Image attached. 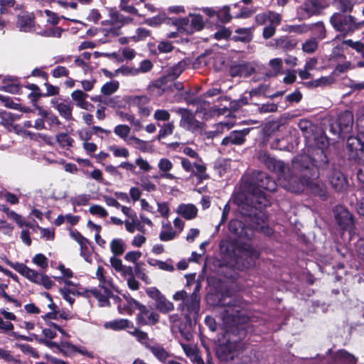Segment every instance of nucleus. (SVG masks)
I'll use <instances>...</instances> for the list:
<instances>
[{
	"mask_svg": "<svg viewBox=\"0 0 364 364\" xmlns=\"http://www.w3.org/2000/svg\"><path fill=\"white\" fill-rule=\"evenodd\" d=\"M218 305L225 308L223 318L225 331V341L217 347L216 355L220 360L226 362L246 349L244 339L247 333L250 317L247 314L245 301L239 296L223 295Z\"/></svg>",
	"mask_w": 364,
	"mask_h": 364,
	"instance_id": "f257e3e1",
	"label": "nucleus"
},
{
	"mask_svg": "<svg viewBox=\"0 0 364 364\" xmlns=\"http://www.w3.org/2000/svg\"><path fill=\"white\" fill-rule=\"evenodd\" d=\"M353 114L352 112H341L336 120L330 124L329 131L337 139L347 138V149L350 160L358 161L364 156V132L356 136H348L352 132Z\"/></svg>",
	"mask_w": 364,
	"mask_h": 364,
	"instance_id": "f03ea898",
	"label": "nucleus"
},
{
	"mask_svg": "<svg viewBox=\"0 0 364 364\" xmlns=\"http://www.w3.org/2000/svg\"><path fill=\"white\" fill-rule=\"evenodd\" d=\"M276 189L277 183L275 181L266 173L260 171L257 174L255 181L249 184L247 194L245 196L244 200H242L239 204H247L256 208L269 206L270 201L264 191L273 192Z\"/></svg>",
	"mask_w": 364,
	"mask_h": 364,
	"instance_id": "7ed1b4c3",
	"label": "nucleus"
},
{
	"mask_svg": "<svg viewBox=\"0 0 364 364\" xmlns=\"http://www.w3.org/2000/svg\"><path fill=\"white\" fill-rule=\"evenodd\" d=\"M220 249L242 268L250 267L259 257V252L251 245L236 239L220 244Z\"/></svg>",
	"mask_w": 364,
	"mask_h": 364,
	"instance_id": "20e7f679",
	"label": "nucleus"
},
{
	"mask_svg": "<svg viewBox=\"0 0 364 364\" xmlns=\"http://www.w3.org/2000/svg\"><path fill=\"white\" fill-rule=\"evenodd\" d=\"M238 207L241 215L247 217L250 222H252L253 231L258 230L267 236L273 234L272 228L265 225L267 220L265 208L252 207L247 204H238Z\"/></svg>",
	"mask_w": 364,
	"mask_h": 364,
	"instance_id": "39448f33",
	"label": "nucleus"
},
{
	"mask_svg": "<svg viewBox=\"0 0 364 364\" xmlns=\"http://www.w3.org/2000/svg\"><path fill=\"white\" fill-rule=\"evenodd\" d=\"M330 23L343 37L350 35L364 26V21L358 22L353 16L341 13H334L330 18Z\"/></svg>",
	"mask_w": 364,
	"mask_h": 364,
	"instance_id": "423d86ee",
	"label": "nucleus"
},
{
	"mask_svg": "<svg viewBox=\"0 0 364 364\" xmlns=\"http://www.w3.org/2000/svg\"><path fill=\"white\" fill-rule=\"evenodd\" d=\"M329 166L326 151L313 149L309 156H303L300 164V172L311 173L313 170H326Z\"/></svg>",
	"mask_w": 364,
	"mask_h": 364,
	"instance_id": "0eeeda50",
	"label": "nucleus"
},
{
	"mask_svg": "<svg viewBox=\"0 0 364 364\" xmlns=\"http://www.w3.org/2000/svg\"><path fill=\"white\" fill-rule=\"evenodd\" d=\"M319 176L318 170H313L311 173H301L300 181L313 195L326 200L328 198L327 188L324 183L318 180Z\"/></svg>",
	"mask_w": 364,
	"mask_h": 364,
	"instance_id": "6e6552de",
	"label": "nucleus"
},
{
	"mask_svg": "<svg viewBox=\"0 0 364 364\" xmlns=\"http://www.w3.org/2000/svg\"><path fill=\"white\" fill-rule=\"evenodd\" d=\"M198 286L196 287L194 291L190 296H188L183 304H181L179 308L182 307V311H184V318L186 322L192 326L193 320H196L198 316L200 310V296L196 292Z\"/></svg>",
	"mask_w": 364,
	"mask_h": 364,
	"instance_id": "1a4fd4ad",
	"label": "nucleus"
},
{
	"mask_svg": "<svg viewBox=\"0 0 364 364\" xmlns=\"http://www.w3.org/2000/svg\"><path fill=\"white\" fill-rule=\"evenodd\" d=\"M244 221L232 219L228 223L229 231L239 239L250 240L253 236L252 222H250L248 218L243 215Z\"/></svg>",
	"mask_w": 364,
	"mask_h": 364,
	"instance_id": "9d476101",
	"label": "nucleus"
},
{
	"mask_svg": "<svg viewBox=\"0 0 364 364\" xmlns=\"http://www.w3.org/2000/svg\"><path fill=\"white\" fill-rule=\"evenodd\" d=\"M175 112L181 115L180 127L191 132L202 131L204 124L196 118L191 110L179 107Z\"/></svg>",
	"mask_w": 364,
	"mask_h": 364,
	"instance_id": "9b49d317",
	"label": "nucleus"
},
{
	"mask_svg": "<svg viewBox=\"0 0 364 364\" xmlns=\"http://www.w3.org/2000/svg\"><path fill=\"white\" fill-rule=\"evenodd\" d=\"M260 162L264 164L268 170L276 173L280 177H285L290 171L288 164L284 161L277 160L267 152H264L259 156Z\"/></svg>",
	"mask_w": 364,
	"mask_h": 364,
	"instance_id": "f8f14e48",
	"label": "nucleus"
},
{
	"mask_svg": "<svg viewBox=\"0 0 364 364\" xmlns=\"http://www.w3.org/2000/svg\"><path fill=\"white\" fill-rule=\"evenodd\" d=\"M331 0H306L300 6L298 14L301 18H309L320 14L321 11L328 6Z\"/></svg>",
	"mask_w": 364,
	"mask_h": 364,
	"instance_id": "ddd939ff",
	"label": "nucleus"
},
{
	"mask_svg": "<svg viewBox=\"0 0 364 364\" xmlns=\"http://www.w3.org/2000/svg\"><path fill=\"white\" fill-rule=\"evenodd\" d=\"M147 296L154 301L155 309L162 314H167L173 310L174 306L166 296L155 287L146 289Z\"/></svg>",
	"mask_w": 364,
	"mask_h": 364,
	"instance_id": "4468645a",
	"label": "nucleus"
},
{
	"mask_svg": "<svg viewBox=\"0 0 364 364\" xmlns=\"http://www.w3.org/2000/svg\"><path fill=\"white\" fill-rule=\"evenodd\" d=\"M136 321L139 326H154L159 322L160 316L155 311H150L146 306L141 304Z\"/></svg>",
	"mask_w": 364,
	"mask_h": 364,
	"instance_id": "2eb2a0df",
	"label": "nucleus"
},
{
	"mask_svg": "<svg viewBox=\"0 0 364 364\" xmlns=\"http://www.w3.org/2000/svg\"><path fill=\"white\" fill-rule=\"evenodd\" d=\"M100 289L95 288L92 291V295L97 299L100 306H110L109 299H113L117 303H119L122 299L117 295H114L112 291L103 284H99Z\"/></svg>",
	"mask_w": 364,
	"mask_h": 364,
	"instance_id": "dca6fc26",
	"label": "nucleus"
},
{
	"mask_svg": "<svg viewBox=\"0 0 364 364\" xmlns=\"http://www.w3.org/2000/svg\"><path fill=\"white\" fill-rule=\"evenodd\" d=\"M70 235V237L79 244L80 247V256L82 257L86 262H91L92 254L89 248L91 242L76 229L71 230Z\"/></svg>",
	"mask_w": 364,
	"mask_h": 364,
	"instance_id": "f3484780",
	"label": "nucleus"
},
{
	"mask_svg": "<svg viewBox=\"0 0 364 364\" xmlns=\"http://www.w3.org/2000/svg\"><path fill=\"white\" fill-rule=\"evenodd\" d=\"M255 72V69L250 63L246 61H234L230 66L229 73L232 77H247Z\"/></svg>",
	"mask_w": 364,
	"mask_h": 364,
	"instance_id": "a211bd4d",
	"label": "nucleus"
},
{
	"mask_svg": "<svg viewBox=\"0 0 364 364\" xmlns=\"http://www.w3.org/2000/svg\"><path fill=\"white\" fill-rule=\"evenodd\" d=\"M6 263L9 266H10L13 269H14L20 274H21L22 276L27 278L31 282L37 284H38L39 279H40L41 274L38 273L37 271L29 268L23 263H20V262L14 263L9 259H6Z\"/></svg>",
	"mask_w": 364,
	"mask_h": 364,
	"instance_id": "6ab92c4d",
	"label": "nucleus"
},
{
	"mask_svg": "<svg viewBox=\"0 0 364 364\" xmlns=\"http://www.w3.org/2000/svg\"><path fill=\"white\" fill-rule=\"evenodd\" d=\"M250 132V128H245L241 130H233L224 137L221 141V145H242L246 141V136Z\"/></svg>",
	"mask_w": 364,
	"mask_h": 364,
	"instance_id": "aec40b11",
	"label": "nucleus"
},
{
	"mask_svg": "<svg viewBox=\"0 0 364 364\" xmlns=\"http://www.w3.org/2000/svg\"><path fill=\"white\" fill-rule=\"evenodd\" d=\"M332 188L337 192H341L348 187V181L343 173L336 168H332L328 176Z\"/></svg>",
	"mask_w": 364,
	"mask_h": 364,
	"instance_id": "412c9836",
	"label": "nucleus"
},
{
	"mask_svg": "<svg viewBox=\"0 0 364 364\" xmlns=\"http://www.w3.org/2000/svg\"><path fill=\"white\" fill-rule=\"evenodd\" d=\"M334 218L338 225L346 230L353 223V217L350 213L343 206H336L333 210Z\"/></svg>",
	"mask_w": 364,
	"mask_h": 364,
	"instance_id": "4be33fe9",
	"label": "nucleus"
},
{
	"mask_svg": "<svg viewBox=\"0 0 364 364\" xmlns=\"http://www.w3.org/2000/svg\"><path fill=\"white\" fill-rule=\"evenodd\" d=\"M16 18V26L21 31L28 32L34 27L35 16L33 13L23 11Z\"/></svg>",
	"mask_w": 364,
	"mask_h": 364,
	"instance_id": "5701e85b",
	"label": "nucleus"
},
{
	"mask_svg": "<svg viewBox=\"0 0 364 364\" xmlns=\"http://www.w3.org/2000/svg\"><path fill=\"white\" fill-rule=\"evenodd\" d=\"M51 104L58 110L59 114L67 121L73 120V105L70 100H65V102H58L56 99L51 100Z\"/></svg>",
	"mask_w": 364,
	"mask_h": 364,
	"instance_id": "b1692460",
	"label": "nucleus"
},
{
	"mask_svg": "<svg viewBox=\"0 0 364 364\" xmlns=\"http://www.w3.org/2000/svg\"><path fill=\"white\" fill-rule=\"evenodd\" d=\"M274 41L276 48L284 51L294 50L299 43L297 38L291 36H282L274 39Z\"/></svg>",
	"mask_w": 364,
	"mask_h": 364,
	"instance_id": "393cba45",
	"label": "nucleus"
},
{
	"mask_svg": "<svg viewBox=\"0 0 364 364\" xmlns=\"http://www.w3.org/2000/svg\"><path fill=\"white\" fill-rule=\"evenodd\" d=\"M176 212L186 220L194 219L198 214V209L193 204H181L178 205Z\"/></svg>",
	"mask_w": 364,
	"mask_h": 364,
	"instance_id": "a878e982",
	"label": "nucleus"
},
{
	"mask_svg": "<svg viewBox=\"0 0 364 364\" xmlns=\"http://www.w3.org/2000/svg\"><path fill=\"white\" fill-rule=\"evenodd\" d=\"M3 85L0 87L1 90L7 92L17 94L20 91V86L17 77H6L3 79Z\"/></svg>",
	"mask_w": 364,
	"mask_h": 364,
	"instance_id": "bb28decb",
	"label": "nucleus"
},
{
	"mask_svg": "<svg viewBox=\"0 0 364 364\" xmlns=\"http://www.w3.org/2000/svg\"><path fill=\"white\" fill-rule=\"evenodd\" d=\"M104 326L113 331H121L133 327V323L127 318H119L105 322Z\"/></svg>",
	"mask_w": 364,
	"mask_h": 364,
	"instance_id": "cd10ccee",
	"label": "nucleus"
},
{
	"mask_svg": "<svg viewBox=\"0 0 364 364\" xmlns=\"http://www.w3.org/2000/svg\"><path fill=\"white\" fill-rule=\"evenodd\" d=\"M151 353L161 362L166 363L171 354L160 344L146 346Z\"/></svg>",
	"mask_w": 364,
	"mask_h": 364,
	"instance_id": "c85d7f7f",
	"label": "nucleus"
},
{
	"mask_svg": "<svg viewBox=\"0 0 364 364\" xmlns=\"http://www.w3.org/2000/svg\"><path fill=\"white\" fill-rule=\"evenodd\" d=\"M356 0H333V6L339 11L338 13L350 14L354 8Z\"/></svg>",
	"mask_w": 364,
	"mask_h": 364,
	"instance_id": "c756f323",
	"label": "nucleus"
},
{
	"mask_svg": "<svg viewBox=\"0 0 364 364\" xmlns=\"http://www.w3.org/2000/svg\"><path fill=\"white\" fill-rule=\"evenodd\" d=\"M313 139L315 145L314 149H321L326 151L329 146V141L323 131L314 134Z\"/></svg>",
	"mask_w": 364,
	"mask_h": 364,
	"instance_id": "7c9ffc66",
	"label": "nucleus"
},
{
	"mask_svg": "<svg viewBox=\"0 0 364 364\" xmlns=\"http://www.w3.org/2000/svg\"><path fill=\"white\" fill-rule=\"evenodd\" d=\"M190 27L189 34H193L196 31H200L203 29L205 24L203 16L200 14H190Z\"/></svg>",
	"mask_w": 364,
	"mask_h": 364,
	"instance_id": "2f4dec72",
	"label": "nucleus"
},
{
	"mask_svg": "<svg viewBox=\"0 0 364 364\" xmlns=\"http://www.w3.org/2000/svg\"><path fill=\"white\" fill-rule=\"evenodd\" d=\"M60 352L65 356H70L74 353H79L82 355L88 354V352L86 350L80 349L69 341L61 342Z\"/></svg>",
	"mask_w": 364,
	"mask_h": 364,
	"instance_id": "473e14b6",
	"label": "nucleus"
},
{
	"mask_svg": "<svg viewBox=\"0 0 364 364\" xmlns=\"http://www.w3.org/2000/svg\"><path fill=\"white\" fill-rule=\"evenodd\" d=\"M141 303L134 298H132L129 294H128V298H127L126 304L122 307L120 305L118 306V309L120 313H127L128 314H132L135 310H138L139 306H141Z\"/></svg>",
	"mask_w": 364,
	"mask_h": 364,
	"instance_id": "72a5a7b5",
	"label": "nucleus"
},
{
	"mask_svg": "<svg viewBox=\"0 0 364 364\" xmlns=\"http://www.w3.org/2000/svg\"><path fill=\"white\" fill-rule=\"evenodd\" d=\"M309 26V31L312 32L316 40H323L326 37V29L323 21L310 23Z\"/></svg>",
	"mask_w": 364,
	"mask_h": 364,
	"instance_id": "f704fd0d",
	"label": "nucleus"
},
{
	"mask_svg": "<svg viewBox=\"0 0 364 364\" xmlns=\"http://www.w3.org/2000/svg\"><path fill=\"white\" fill-rule=\"evenodd\" d=\"M235 35L232 37L235 42L249 43L252 41V34L250 28H238L235 31Z\"/></svg>",
	"mask_w": 364,
	"mask_h": 364,
	"instance_id": "c9c22d12",
	"label": "nucleus"
},
{
	"mask_svg": "<svg viewBox=\"0 0 364 364\" xmlns=\"http://www.w3.org/2000/svg\"><path fill=\"white\" fill-rule=\"evenodd\" d=\"M131 330L128 331V333L136 338V341L142 344L146 348V346H150L151 344L148 342L149 341V336L147 333L145 331H143L138 327H135L133 326V327L130 328Z\"/></svg>",
	"mask_w": 364,
	"mask_h": 364,
	"instance_id": "e433bc0d",
	"label": "nucleus"
},
{
	"mask_svg": "<svg viewBox=\"0 0 364 364\" xmlns=\"http://www.w3.org/2000/svg\"><path fill=\"white\" fill-rule=\"evenodd\" d=\"M188 64L185 60L179 61L177 64L173 65L169 70L167 75L173 80L176 79L182 74V73L186 69Z\"/></svg>",
	"mask_w": 364,
	"mask_h": 364,
	"instance_id": "4c0bfd02",
	"label": "nucleus"
},
{
	"mask_svg": "<svg viewBox=\"0 0 364 364\" xmlns=\"http://www.w3.org/2000/svg\"><path fill=\"white\" fill-rule=\"evenodd\" d=\"M172 80L167 74L163 75L152 82L153 87L161 90L163 92L170 91Z\"/></svg>",
	"mask_w": 364,
	"mask_h": 364,
	"instance_id": "58836bf2",
	"label": "nucleus"
},
{
	"mask_svg": "<svg viewBox=\"0 0 364 364\" xmlns=\"http://www.w3.org/2000/svg\"><path fill=\"white\" fill-rule=\"evenodd\" d=\"M110 250L114 256H120L126 250V244L120 238H114L110 242Z\"/></svg>",
	"mask_w": 364,
	"mask_h": 364,
	"instance_id": "ea45409f",
	"label": "nucleus"
},
{
	"mask_svg": "<svg viewBox=\"0 0 364 364\" xmlns=\"http://www.w3.org/2000/svg\"><path fill=\"white\" fill-rule=\"evenodd\" d=\"M193 166L196 168V171L193 169L191 175L196 176L199 182L210 178V176L205 173L206 166L205 164H199L195 162L193 163Z\"/></svg>",
	"mask_w": 364,
	"mask_h": 364,
	"instance_id": "a19ab883",
	"label": "nucleus"
},
{
	"mask_svg": "<svg viewBox=\"0 0 364 364\" xmlns=\"http://www.w3.org/2000/svg\"><path fill=\"white\" fill-rule=\"evenodd\" d=\"M0 124L3 125L8 131L16 119L15 114L6 111L0 112Z\"/></svg>",
	"mask_w": 364,
	"mask_h": 364,
	"instance_id": "79ce46f5",
	"label": "nucleus"
},
{
	"mask_svg": "<svg viewBox=\"0 0 364 364\" xmlns=\"http://www.w3.org/2000/svg\"><path fill=\"white\" fill-rule=\"evenodd\" d=\"M336 357L346 364H356V358L345 349L339 350L336 353Z\"/></svg>",
	"mask_w": 364,
	"mask_h": 364,
	"instance_id": "37998d69",
	"label": "nucleus"
},
{
	"mask_svg": "<svg viewBox=\"0 0 364 364\" xmlns=\"http://www.w3.org/2000/svg\"><path fill=\"white\" fill-rule=\"evenodd\" d=\"M175 126L173 122H170L166 124H164L156 137L157 140H161L165 138L166 136L171 135L173 132Z\"/></svg>",
	"mask_w": 364,
	"mask_h": 364,
	"instance_id": "c03bdc74",
	"label": "nucleus"
},
{
	"mask_svg": "<svg viewBox=\"0 0 364 364\" xmlns=\"http://www.w3.org/2000/svg\"><path fill=\"white\" fill-rule=\"evenodd\" d=\"M298 127L306 138L309 137V136L311 135V133L313 132L314 128L312 122L310 120L306 119H300L298 123Z\"/></svg>",
	"mask_w": 364,
	"mask_h": 364,
	"instance_id": "a18cd8bd",
	"label": "nucleus"
},
{
	"mask_svg": "<svg viewBox=\"0 0 364 364\" xmlns=\"http://www.w3.org/2000/svg\"><path fill=\"white\" fill-rule=\"evenodd\" d=\"M217 18L222 23H228L232 19L230 14V8L229 6H224L222 9L217 11Z\"/></svg>",
	"mask_w": 364,
	"mask_h": 364,
	"instance_id": "49530a36",
	"label": "nucleus"
},
{
	"mask_svg": "<svg viewBox=\"0 0 364 364\" xmlns=\"http://www.w3.org/2000/svg\"><path fill=\"white\" fill-rule=\"evenodd\" d=\"M88 95L81 90H75L71 93L73 100L76 102V106L80 108L83 105Z\"/></svg>",
	"mask_w": 364,
	"mask_h": 364,
	"instance_id": "de8ad7c7",
	"label": "nucleus"
},
{
	"mask_svg": "<svg viewBox=\"0 0 364 364\" xmlns=\"http://www.w3.org/2000/svg\"><path fill=\"white\" fill-rule=\"evenodd\" d=\"M119 86L117 81L107 82L101 87V92L105 95H110L118 90Z\"/></svg>",
	"mask_w": 364,
	"mask_h": 364,
	"instance_id": "09e8293b",
	"label": "nucleus"
},
{
	"mask_svg": "<svg viewBox=\"0 0 364 364\" xmlns=\"http://www.w3.org/2000/svg\"><path fill=\"white\" fill-rule=\"evenodd\" d=\"M318 43L317 41L316 40V38H310V39L306 41L302 44L301 48L304 53H313L318 49Z\"/></svg>",
	"mask_w": 364,
	"mask_h": 364,
	"instance_id": "8fccbe9b",
	"label": "nucleus"
},
{
	"mask_svg": "<svg viewBox=\"0 0 364 364\" xmlns=\"http://www.w3.org/2000/svg\"><path fill=\"white\" fill-rule=\"evenodd\" d=\"M56 141L62 148H65L71 146L74 140L67 133H60L56 135Z\"/></svg>",
	"mask_w": 364,
	"mask_h": 364,
	"instance_id": "3c124183",
	"label": "nucleus"
},
{
	"mask_svg": "<svg viewBox=\"0 0 364 364\" xmlns=\"http://www.w3.org/2000/svg\"><path fill=\"white\" fill-rule=\"evenodd\" d=\"M15 346L19 348L23 353L29 354L34 358L40 357L36 349L27 343H16Z\"/></svg>",
	"mask_w": 364,
	"mask_h": 364,
	"instance_id": "603ef678",
	"label": "nucleus"
},
{
	"mask_svg": "<svg viewBox=\"0 0 364 364\" xmlns=\"http://www.w3.org/2000/svg\"><path fill=\"white\" fill-rule=\"evenodd\" d=\"M136 36H133L132 37H131V38L134 41V42H138V41H144L145 40L147 37L150 36L151 33V31L145 28H138L136 30Z\"/></svg>",
	"mask_w": 364,
	"mask_h": 364,
	"instance_id": "864d4df0",
	"label": "nucleus"
},
{
	"mask_svg": "<svg viewBox=\"0 0 364 364\" xmlns=\"http://www.w3.org/2000/svg\"><path fill=\"white\" fill-rule=\"evenodd\" d=\"M16 0H0V14H11L10 9L14 7Z\"/></svg>",
	"mask_w": 364,
	"mask_h": 364,
	"instance_id": "5fc2aeb1",
	"label": "nucleus"
},
{
	"mask_svg": "<svg viewBox=\"0 0 364 364\" xmlns=\"http://www.w3.org/2000/svg\"><path fill=\"white\" fill-rule=\"evenodd\" d=\"M130 127L127 124H119L114 129L115 134L120 138L125 139L130 133Z\"/></svg>",
	"mask_w": 364,
	"mask_h": 364,
	"instance_id": "6e6d98bb",
	"label": "nucleus"
},
{
	"mask_svg": "<svg viewBox=\"0 0 364 364\" xmlns=\"http://www.w3.org/2000/svg\"><path fill=\"white\" fill-rule=\"evenodd\" d=\"M256 11L257 9L255 7L249 8L242 6L240 9V12L237 13L235 17L237 18H247L251 17L256 12Z\"/></svg>",
	"mask_w": 364,
	"mask_h": 364,
	"instance_id": "4d7b16f0",
	"label": "nucleus"
},
{
	"mask_svg": "<svg viewBox=\"0 0 364 364\" xmlns=\"http://www.w3.org/2000/svg\"><path fill=\"white\" fill-rule=\"evenodd\" d=\"M32 262L41 267L42 269H46L48 266V258L41 253L36 254L32 259Z\"/></svg>",
	"mask_w": 364,
	"mask_h": 364,
	"instance_id": "13d9d810",
	"label": "nucleus"
},
{
	"mask_svg": "<svg viewBox=\"0 0 364 364\" xmlns=\"http://www.w3.org/2000/svg\"><path fill=\"white\" fill-rule=\"evenodd\" d=\"M175 25L183 30L186 34H189L190 19L188 17L179 18L176 19Z\"/></svg>",
	"mask_w": 364,
	"mask_h": 364,
	"instance_id": "bf43d9fd",
	"label": "nucleus"
},
{
	"mask_svg": "<svg viewBox=\"0 0 364 364\" xmlns=\"http://www.w3.org/2000/svg\"><path fill=\"white\" fill-rule=\"evenodd\" d=\"M109 150L113 152L115 157L128 158L129 152L127 148H119L116 145H112L109 147Z\"/></svg>",
	"mask_w": 364,
	"mask_h": 364,
	"instance_id": "052dcab7",
	"label": "nucleus"
},
{
	"mask_svg": "<svg viewBox=\"0 0 364 364\" xmlns=\"http://www.w3.org/2000/svg\"><path fill=\"white\" fill-rule=\"evenodd\" d=\"M129 1L130 0H120V9L127 13L139 16L138 10L133 5L128 4Z\"/></svg>",
	"mask_w": 364,
	"mask_h": 364,
	"instance_id": "680f3d73",
	"label": "nucleus"
},
{
	"mask_svg": "<svg viewBox=\"0 0 364 364\" xmlns=\"http://www.w3.org/2000/svg\"><path fill=\"white\" fill-rule=\"evenodd\" d=\"M271 148L280 151L289 150L288 142L284 139H276L271 143Z\"/></svg>",
	"mask_w": 364,
	"mask_h": 364,
	"instance_id": "e2e57ef3",
	"label": "nucleus"
},
{
	"mask_svg": "<svg viewBox=\"0 0 364 364\" xmlns=\"http://www.w3.org/2000/svg\"><path fill=\"white\" fill-rule=\"evenodd\" d=\"M150 102V99L146 95L134 96L132 99V104L139 109L145 106Z\"/></svg>",
	"mask_w": 364,
	"mask_h": 364,
	"instance_id": "0e129e2a",
	"label": "nucleus"
},
{
	"mask_svg": "<svg viewBox=\"0 0 364 364\" xmlns=\"http://www.w3.org/2000/svg\"><path fill=\"white\" fill-rule=\"evenodd\" d=\"M90 196L86 194L79 195L70 199V202L73 205L80 206L88 204Z\"/></svg>",
	"mask_w": 364,
	"mask_h": 364,
	"instance_id": "69168bd1",
	"label": "nucleus"
},
{
	"mask_svg": "<svg viewBox=\"0 0 364 364\" xmlns=\"http://www.w3.org/2000/svg\"><path fill=\"white\" fill-rule=\"evenodd\" d=\"M51 73L53 77L59 78L62 77H68L70 71L65 66L58 65L52 70Z\"/></svg>",
	"mask_w": 364,
	"mask_h": 364,
	"instance_id": "338daca9",
	"label": "nucleus"
},
{
	"mask_svg": "<svg viewBox=\"0 0 364 364\" xmlns=\"http://www.w3.org/2000/svg\"><path fill=\"white\" fill-rule=\"evenodd\" d=\"M89 211L92 215H96L102 218H106L108 215L107 211L100 205H91Z\"/></svg>",
	"mask_w": 364,
	"mask_h": 364,
	"instance_id": "774afa93",
	"label": "nucleus"
}]
</instances>
